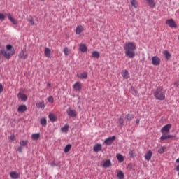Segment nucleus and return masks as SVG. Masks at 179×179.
I'll return each instance as SVG.
<instances>
[{
  "label": "nucleus",
  "mask_w": 179,
  "mask_h": 179,
  "mask_svg": "<svg viewBox=\"0 0 179 179\" xmlns=\"http://www.w3.org/2000/svg\"><path fill=\"white\" fill-rule=\"evenodd\" d=\"M170 129H171V124H168L164 126L161 129V133H162L163 134H169L170 133Z\"/></svg>",
  "instance_id": "4"
},
{
  "label": "nucleus",
  "mask_w": 179,
  "mask_h": 179,
  "mask_svg": "<svg viewBox=\"0 0 179 179\" xmlns=\"http://www.w3.org/2000/svg\"><path fill=\"white\" fill-rule=\"evenodd\" d=\"M50 166H51L52 167H55V166H58V164H57L55 162H51V163H50Z\"/></svg>",
  "instance_id": "48"
},
{
  "label": "nucleus",
  "mask_w": 179,
  "mask_h": 179,
  "mask_svg": "<svg viewBox=\"0 0 179 179\" xmlns=\"http://www.w3.org/2000/svg\"><path fill=\"white\" fill-rule=\"evenodd\" d=\"M102 148H103V147H102L101 144L98 143V144H96V145L94 146L93 150H94V152H101Z\"/></svg>",
  "instance_id": "19"
},
{
  "label": "nucleus",
  "mask_w": 179,
  "mask_h": 179,
  "mask_svg": "<svg viewBox=\"0 0 179 179\" xmlns=\"http://www.w3.org/2000/svg\"><path fill=\"white\" fill-rule=\"evenodd\" d=\"M166 24H167L168 26H169V27H171V28L177 27V24H176V22H174V20L173 19L167 20L166 21Z\"/></svg>",
  "instance_id": "7"
},
{
  "label": "nucleus",
  "mask_w": 179,
  "mask_h": 179,
  "mask_svg": "<svg viewBox=\"0 0 179 179\" xmlns=\"http://www.w3.org/2000/svg\"><path fill=\"white\" fill-rule=\"evenodd\" d=\"M134 92L136 94L137 93L136 90H134Z\"/></svg>",
  "instance_id": "52"
},
{
  "label": "nucleus",
  "mask_w": 179,
  "mask_h": 179,
  "mask_svg": "<svg viewBox=\"0 0 179 179\" xmlns=\"http://www.w3.org/2000/svg\"><path fill=\"white\" fill-rule=\"evenodd\" d=\"M152 65H155V66L160 65V58H159L157 56L152 57Z\"/></svg>",
  "instance_id": "8"
},
{
  "label": "nucleus",
  "mask_w": 179,
  "mask_h": 179,
  "mask_svg": "<svg viewBox=\"0 0 179 179\" xmlns=\"http://www.w3.org/2000/svg\"><path fill=\"white\" fill-rule=\"evenodd\" d=\"M18 57L20 59H27V57L29 55L27 54H24V51L22 50L19 55Z\"/></svg>",
  "instance_id": "12"
},
{
  "label": "nucleus",
  "mask_w": 179,
  "mask_h": 179,
  "mask_svg": "<svg viewBox=\"0 0 179 179\" xmlns=\"http://www.w3.org/2000/svg\"><path fill=\"white\" fill-rule=\"evenodd\" d=\"M31 139H33V141H38V139H40V133L33 134L31 135Z\"/></svg>",
  "instance_id": "30"
},
{
  "label": "nucleus",
  "mask_w": 179,
  "mask_h": 179,
  "mask_svg": "<svg viewBox=\"0 0 179 179\" xmlns=\"http://www.w3.org/2000/svg\"><path fill=\"white\" fill-rule=\"evenodd\" d=\"M152 156H153V152H152V150H149L145 154L144 157L147 162H149L152 159Z\"/></svg>",
  "instance_id": "11"
},
{
  "label": "nucleus",
  "mask_w": 179,
  "mask_h": 179,
  "mask_svg": "<svg viewBox=\"0 0 179 179\" xmlns=\"http://www.w3.org/2000/svg\"><path fill=\"white\" fill-rule=\"evenodd\" d=\"M83 30H85V29L83 28V26L78 25L76 29V34H80V33H82Z\"/></svg>",
  "instance_id": "24"
},
{
  "label": "nucleus",
  "mask_w": 179,
  "mask_h": 179,
  "mask_svg": "<svg viewBox=\"0 0 179 179\" xmlns=\"http://www.w3.org/2000/svg\"><path fill=\"white\" fill-rule=\"evenodd\" d=\"M48 101L49 103H54V98L52 96H49Z\"/></svg>",
  "instance_id": "42"
},
{
  "label": "nucleus",
  "mask_w": 179,
  "mask_h": 179,
  "mask_svg": "<svg viewBox=\"0 0 179 179\" xmlns=\"http://www.w3.org/2000/svg\"><path fill=\"white\" fill-rule=\"evenodd\" d=\"M44 54L47 58H51V49L45 48Z\"/></svg>",
  "instance_id": "15"
},
{
  "label": "nucleus",
  "mask_w": 179,
  "mask_h": 179,
  "mask_svg": "<svg viewBox=\"0 0 179 179\" xmlns=\"http://www.w3.org/2000/svg\"><path fill=\"white\" fill-rule=\"evenodd\" d=\"M139 122H140V120H139L138 119H137V120H136V124H137V125L139 124Z\"/></svg>",
  "instance_id": "50"
},
{
  "label": "nucleus",
  "mask_w": 179,
  "mask_h": 179,
  "mask_svg": "<svg viewBox=\"0 0 179 179\" xmlns=\"http://www.w3.org/2000/svg\"><path fill=\"white\" fill-rule=\"evenodd\" d=\"M66 113L69 115V117H71L72 118H75V117H76L77 114H76V110L69 108L66 110Z\"/></svg>",
  "instance_id": "5"
},
{
  "label": "nucleus",
  "mask_w": 179,
  "mask_h": 179,
  "mask_svg": "<svg viewBox=\"0 0 179 179\" xmlns=\"http://www.w3.org/2000/svg\"><path fill=\"white\" fill-rule=\"evenodd\" d=\"M116 139L115 136H113L112 137H109L106 138L104 141L105 145H108V146H110V145L113 144V142H114Z\"/></svg>",
  "instance_id": "6"
},
{
  "label": "nucleus",
  "mask_w": 179,
  "mask_h": 179,
  "mask_svg": "<svg viewBox=\"0 0 179 179\" xmlns=\"http://www.w3.org/2000/svg\"><path fill=\"white\" fill-rule=\"evenodd\" d=\"M129 155L130 157H134V156H135V152L134 150H130L129 152Z\"/></svg>",
  "instance_id": "41"
},
{
  "label": "nucleus",
  "mask_w": 179,
  "mask_h": 179,
  "mask_svg": "<svg viewBox=\"0 0 179 179\" xmlns=\"http://www.w3.org/2000/svg\"><path fill=\"white\" fill-rule=\"evenodd\" d=\"M6 50L7 51L1 50V52L6 59H10V57H12V55H15V49L12 45L8 44L6 45Z\"/></svg>",
  "instance_id": "2"
},
{
  "label": "nucleus",
  "mask_w": 179,
  "mask_h": 179,
  "mask_svg": "<svg viewBox=\"0 0 179 179\" xmlns=\"http://www.w3.org/2000/svg\"><path fill=\"white\" fill-rule=\"evenodd\" d=\"M49 119L52 122H55V121H57V116H55L54 114L50 113L49 115Z\"/></svg>",
  "instance_id": "31"
},
{
  "label": "nucleus",
  "mask_w": 179,
  "mask_h": 179,
  "mask_svg": "<svg viewBox=\"0 0 179 179\" xmlns=\"http://www.w3.org/2000/svg\"><path fill=\"white\" fill-rule=\"evenodd\" d=\"M117 177L120 179H124V172H122V171H120L117 173Z\"/></svg>",
  "instance_id": "36"
},
{
  "label": "nucleus",
  "mask_w": 179,
  "mask_h": 179,
  "mask_svg": "<svg viewBox=\"0 0 179 179\" xmlns=\"http://www.w3.org/2000/svg\"><path fill=\"white\" fill-rule=\"evenodd\" d=\"M9 140L11 141V142H13L15 141V136L14 135H11L9 137Z\"/></svg>",
  "instance_id": "45"
},
{
  "label": "nucleus",
  "mask_w": 179,
  "mask_h": 179,
  "mask_svg": "<svg viewBox=\"0 0 179 179\" xmlns=\"http://www.w3.org/2000/svg\"><path fill=\"white\" fill-rule=\"evenodd\" d=\"M73 87L75 92H80V90H82V83L76 82L73 85Z\"/></svg>",
  "instance_id": "9"
},
{
  "label": "nucleus",
  "mask_w": 179,
  "mask_h": 179,
  "mask_svg": "<svg viewBox=\"0 0 179 179\" xmlns=\"http://www.w3.org/2000/svg\"><path fill=\"white\" fill-rule=\"evenodd\" d=\"M166 149H167V148H166V146H163L161 148H159L158 150V153H160V155L164 153V150H166Z\"/></svg>",
  "instance_id": "38"
},
{
  "label": "nucleus",
  "mask_w": 179,
  "mask_h": 179,
  "mask_svg": "<svg viewBox=\"0 0 179 179\" xmlns=\"http://www.w3.org/2000/svg\"><path fill=\"white\" fill-rule=\"evenodd\" d=\"M154 97L157 100H164L166 99V91L163 89V87H158L157 90L154 92Z\"/></svg>",
  "instance_id": "3"
},
{
  "label": "nucleus",
  "mask_w": 179,
  "mask_h": 179,
  "mask_svg": "<svg viewBox=\"0 0 179 179\" xmlns=\"http://www.w3.org/2000/svg\"><path fill=\"white\" fill-rule=\"evenodd\" d=\"M17 98L21 99L23 101H27V96L26 94L19 92L17 94Z\"/></svg>",
  "instance_id": "16"
},
{
  "label": "nucleus",
  "mask_w": 179,
  "mask_h": 179,
  "mask_svg": "<svg viewBox=\"0 0 179 179\" xmlns=\"http://www.w3.org/2000/svg\"><path fill=\"white\" fill-rule=\"evenodd\" d=\"M163 55H164L165 58L166 59H170V58H171V53L169 52V51L167 50H164L163 52Z\"/></svg>",
  "instance_id": "27"
},
{
  "label": "nucleus",
  "mask_w": 179,
  "mask_h": 179,
  "mask_svg": "<svg viewBox=\"0 0 179 179\" xmlns=\"http://www.w3.org/2000/svg\"><path fill=\"white\" fill-rule=\"evenodd\" d=\"M24 111H27V106H26V105H21L18 107V113H24Z\"/></svg>",
  "instance_id": "13"
},
{
  "label": "nucleus",
  "mask_w": 179,
  "mask_h": 179,
  "mask_svg": "<svg viewBox=\"0 0 179 179\" xmlns=\"http://www.w3.org/2000/svg\"><path fill=\"white\" fill-rule=\"evenodd\" d=\"M130 3L133 8L136 9L138 6V1L136 0H130Z\"/></svg>",
  "instance_id": "28"
},
{
  "label": "nucleus",
  "mask_w": 179,
  "mask_h": 179,
  "mask_svg": "<svg viewBox=\"0 0 179 179\" xmlns=\"http://www.w3.org/2000/svg\"><path fill=\"white\" fill-rule=\"evenodd\" d=\"M80 51H81V52H86V51H87V47L86 46V45H80Z\"/></svg>",
  "instance_id": "29"
},
{
  "label": "nucleus",
  "mask_w": 179,
  "mask_h": 179,
  "mask_svg": "<svg viewBox=\"0 0 179 179\" xmlns=\"http://www.w3.org/2000/svg\"><path fill=\"white\" fill-rule=\"evenodd\" d=\"M118 121H119V124L120 125H123L124 124V119L122 117H120Z\"/></svg>",
  "instance_id": "43"
},
{
  "label": "nucleus",
  "mask_w": 179,
  "mask_h": 179,
  "mask_svg": "<svg viewBox=\"0 0 179 179\" xmlns=\"http://www.w3.org/2000/svg\"><path fill=\"white\" fill-rule=\"evenodd\" d=\"M47 86H48V87H51V83H47Z\"/></svg>",
  "instance_id": "49"
},
{
  "label": "nucleus",
  "mask_w": 179,
  "mask_h": 179,
  "mask_svg": "<svg viewBox=\"0 0 179 179\" xmlns=\"http://www.w3.org/2000/svg\"><path fill=\"white\" fill-rule=\"evenodd\" d=\"M71 149H72V145L68 144L64 148V153H68V152H69V150H71Z\"/></svg>",
  "instance_id": "35"
},
{
  "label": "nucleus",
  "mask_w": 179,
  "mask_h": 179,
  "mask_svg": "<svg viewBox=\"0 0 179 179\" xmlns=\"http://www.w3.org/2000/svg\"><path fill=\"white\" fill-rule=\"evenodd\" d=\"M146 2L150 8H155L156 6V2H155V0H146Z\"/></svg>",
  "instance_id": "23"
},
{
  "label": "nucleus",
  "mask_w": 179,
  "mask_h": 179,
  "mask_svg": "<svg viewBox=\"0 0 179 179\" xmlns=\"http://www.w3.org/2000/svg\"><path fill=\"white\" fill-rule=\"evenodd\" d=\"M0 20H5V15L0 13Z\"/></svg>",
  "instance_id": "44"
},
{
  "label": "nucleus",
  "mask_w": 179,
  "mask_h": 179,
  "mask_svg": "<svg viewBox=\"0 0 179 179\" xmlns=\"http://www.w3.org/2000/svg\"><path fill=\"white\" fill-rule=\"evenodd\" d=\"M118 162H120V163H122V162H124V156H122V155L121 154H117L116 156Z\"/></svg>",
  "instance_id": "32"
},
{
  "label": "nucleus",
  "mask_w": 179,
  "mask_h": 179,
  "mask_svg": "<svg viewBox=\"0 0 179 179\" xmlns=\"http://www.w3.org/2000/svg\"><path fill=\"white\" fill-rule=\"evenodd\" d=\"M2 92H3V86L0 83V94L2 93Z\"/></svg>",
  "instance_id": "46"
},
{
  "label": "nucleus",
  "mask_w": 179,
  "mask_h": 179,
  "mask_svg": "<svg viewBox=\"0 0 179 179\" xmlns=\"http://www.w3.org/2000/svg\"><path fill=\"white\" fill-rule=\"evenodd\" d=\"M7 17H8L9 20L13 22V24H17V21L12 17V15H10V13H8Z\"/></svg>",
  "instance_id": "26"
},
{
  "label": "nucleus",
  "mask_w": 179,
  "mask_h": 179,
  "mask_svg": "<svg viewBox=\"0 0 179 179\" xmlns=\"http://www.w3.org/2000/svg\"><path fill=\"white\" fill-rule=\"evenodd\" d=\"M36 106L37 107V108H41V110H44V108H45V104L44 103V101L41 102H37L36 103Z\"/></svg>",
  "instance_id": "17"
},
{
  "label": "nucleus",
  "mask_w": 179,
  "mask_h": 179,
  "mask_svg": "<svg viewBox=\"0 0 179 179\" xmlns=\"http://www.w3.org/2000/svg\"><path fill=\"white\" fill-rule=\"evenodd\" d=\"M176 163H179V158L176 160Z\"/></svg>",
  "instance_id": "51"
},
{
  "label": "nucleus",
  "mask_w": 179,
  "mask_h": 179,
  "mask_svg": "<svg viewBox=\"0 0 179 179\" xmlns=\"http://www.w3.org/2000/svg\"><path fill=\"white\" fill-rule=\"evenodd\" d=\"M41 1H45V0H41Z\"/></svg>",
  "instance_id": "54"
},
{
  "label": "nucleus",
  "mask_w": 179,
  "mask_h": 179,
  "mask_svg": "<svg viewBox=\"0 0 179 179\" xmlns=\"http://www.w3.org/2000/svg\"><path fill=\"white\" fill-rule=\"evenodd\" d=\"M171 138H174V135H171V134H168L166 135L165 134H163L161 137H160V141H166V139H170Z\"/></svg>",
  "instance_id": "14"
},
{
  "label": "nucleus",
  "mask_w": 179,
  "mask_h": 179,
  "mask_svg": "<svg viewBox=\"0 0 179 179\" xmlns=\"http://www.w3.org/2000/svg\"><path fill=\"white\" fill-rule=\"evenodd\" d=\"M64 55H69L71 54V50H69L67 47L64 49Z\"/></svg>",
  "instance_id": "37"
},
{
  "label": "nucleus",
  "mask_w": 179,
  "mask_h": 179,
  "mask_svg": "<svg viewBox=\"0 0 179 179\" xmlns=\"http://www.w3.org/2000/svg\"><path fill=\"white\" fill-rule=\"evenodd\" d=\"M102 167H104V169H108V167H111V160L107 159L102 164Z\"/></svg>",
  "instance_id": "18"
},
{
  "label": "nucleus",
  "mask_w": 179,
  "mask_h": 179,
  "mask_svg": "<svg viewBox=\"0 0 179 179\" xmlns=\"http://www.w3.org/2000/svg\"><path fill=\"white\" fill-rule=\"evenodd\" d=\"M125 56L128 58L132 59L135 58L136 53L135 50H136V44L134 42H127L124 45Z\"/></svg>",
  "instance_id": "1"
},
{
  "label": "nucleus",
  "mask_w": 179,
  "mask_h": 179,
  "mask_svg": "<svg viewBox=\"0 0 179 179\" xmlns=\"http://www.w3.org/2000/svg\"><path fill=\"white\" fill-rule=\"evenodd\" d=\"M125 120H127V121H132L134 120V118H135V115L134 114H127L125 115Z\"/></svg>",
  "instance_id": "25"
},
{
  "label": "nucleus",
  "mask_w": 179,
  "mask_h": 179,
  "mask_svg": "<svg viewBox=\"0 0 179 179\" xmlns=\"http://www.w3.org/2000/svg\"><path fill=\"white\" fill-rule=\"evenodd\" d=\"M20 145L21 146H26L27 145V141H21Z\"/></svg>",
  "instance_id": "40"
},
{
  "label": "nucleus",
  "mask_w": 179,
  "mask_h": 179,
  "mask_svg": "<svg viewBox=\"0 0 179 179\" xmlns=\"http://www.w3.org/2000/svg\"><path fill=\"white\" fill-rule=\"evenodd\" d=\"M122 76L124 79H129V72L127 70H122Z\"/></svg>",
  "instance_id": "21"
},
{
  "label": "nucleus",
  "mask_w": 179,
  "mask_h": 179,
  "mask_svg": "<svg viewBox=\"0 0 179 179\" xmlns=\"http://www.w3.org/2000/svg\"><path fill=\"white\" fill-rule=\"evenodd\" d=\"M37 18L31 17L29 18V23L31 24V26H37Z\"/></svg>",
  "instance_id": "22"
},
{
  "label": "nucleus",
  "mask_w": 179,
  "mask_h": 179,
  "mask_svg": "<svg viewBox=\"0 0 179 179\" xmlns=\"http://www.w3.org/2000/svg\"><path fill=\"white\" fill-rule=\"evenodd\" d=\"M22 151H23V148H22V146L18 147V152H20V153H22Z\"/></svg>",
  "instance_id": "47"
},
{
  "label": "nucleus",
  "mask_w": 179,
  "mask_h": 179,
  "mask_svg": "<svg viewBox=\"0 0 179 179\" xmlns=\"http://www.w3.org/2000/svg\"><path fill=\"white\" fill-rule=\"evenodd\" d=\"M92 57L93 58H100V53L98 51L92 52Z\"/></svg>",
  "instance_id": "33"
},
{
  "label": "nucleus",
  "mask_w": 179,
  "mask_h": 179,
  "mask_svg": "<svg viewBox=\"0 0 179 179\" xmlns=\"http://www.w3.org/2000/svg\"><path fill=\"white\" fill-rule=\"evenodd\" d=\"M77 78H78V79H87V72L77 74Z\"/></svg>",
  "instance_id": "20"
},
{
  "label": "nucleus",
  "mask_w": 179,
  "mask_h": 179,
  "mask_svg": "<svg viewBox=\"0 0 179 179\" xmlns=\"http://www.w3.org/2000/svg\"><path fill=\"white\" fill-rule=\"evenodd\" d=\"M41 124H42L43 127H45V125H47V119L45 118L41 119Z\"/></svg>",
  "instance_id": "39"
},
{
  "label": "nucleus",
  "mask_w": 179,
  "mask_h": 179,
  "mask_svg": "<svg viewBox=\"0 0 179 179\" xmlns=\"http://www.w3.org/2000/svg\"><path fill=\"white\" fill-rule=\"evenodd\" d=\"M174 85H177V83H175Z\"/></svg>",
  "instance_id": "53"
},
{
  "label": "nucleus",
  "mask_w": 179,
  "mask_h": 179,
  "mask_svg": "<svg viewBox=\"0 0 179 179\" xmlns=\"http://www.w3.org/2000/svg\"><path fill=\"white\" fill-rule=\"evenodd\" d=\"M10 177L13 179L20 178V174L16 171H12L10 173Z\"/></svg>",
  "instance_id": "10"
},
{
  "label": "nucleus",
  "mask_w": 179,
  "mask_h": 179,
  "mask_svg": "<svg viewBox=\"0 0 179 179\" xmlns=\"http://www.w3.org/2000/svg\"><path fill=\"white\" fill-rule=\"evenodd\" d=\"M68 129H69V125L65 124L63 127L61 128L62 132L66 133L68 132Z\"/></svg>",
  "instance_id": "34"
}]
</instances>
